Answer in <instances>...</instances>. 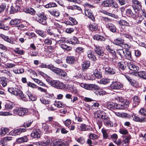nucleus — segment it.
<instances>
[{
  "instance_id": "27",
  "label": "nucleus",
  "mask_w": 146,
  "mask_h": 146,
  "mask_svg": "<svg viewBox=\"0 0 146 146\" xmlns=\"http://www.w3.org/2000/svg\"><path fill=\"white\" fill-rule=\"evenodd\" d=\"M66 61L68 63L73 64L75 62V58L73 56H68L67 57Z\"/></svg>"
},
{
  "instance_id": "40",
  "label": "nucleus",
  "mask_w": 146,
  "mask_h": 146,
  "mask_svg": "<svg viewBox=\"0 0 146 146\" xmlns=\"http://www.w3.org/2000/svg\"><path fill=\"white\" fill-rule=\"evenodd\" d=\"M52 127L54 128L55 130H56V133H58L60 131L61 127L57 123L53 124L52 125Z\"/></svg>"
},
{
  "instance_id": "52",
  "label": "nucleus",
  "mask_w": 146,
  "mask_h": 146,
  "mask_svg": "<svg viewBox=\"0 0 146 146\" xmlns=\"http://www.w3.org/2000/svg\"><path fill=\"white\" fill-rule=\"evenodd\" d=\"M88 57L91 60L94 61L96 60V58L95 56L92 53H88Z\"/></svg>"
},
{
  "instance_id": "5",
  "label": "nucleus",
  "mask_w": 146,
  "mask_h": 146,
  "mask_svg": "<svg viewBox=\"0 0 146 146\" xmlns=\"http://www.w3.org/2000/svg\"><path fill=\"white\" fill-rule=\"evenodd\" d=\"M131 1L133 10L135 13H137L139 11L140 9H141L142 7L141 2L139 0H131Z\"/></svg>"
},
{
  "instance_id": "38",
  "label": "nucleus",
  "mask_w": 146,
  "mask_h": 146,
  "mask_svg": "<svg viewBox=\"0 0 146 146\" xmlns=\"http://www.w3.org/2000/svg\"><path fill=\"white\" fill-rule=\"evenodd\" d=\"M54 105L56 107L58 108H63L64 106V104L61 101H56Z\"/></svg>"
},
{
  "instance_id": "15",
  "label": "nucleus",
  "mask_w": 146,
  "mask_h": 146,
  "mask_svg": "<svg viewBox=\"0 0 146 146\" xmlns=\"http://www.w3.org/2000/svg\"><path fill=\"white\" fill-rule=\"evenodd\" d=\"M13 137L10 136H6L3 137L0 141V146H7L6 143L12 140Z\"/></svg>"
},
{
  "instance_id": "56",
  "label": "nucleus",
  "mask_w": 146,
  "mask_h": 146,
  "mask_svg": "<svg viewBox=\"0 0 146 146\" xmlns=\"http://www.w3.org/2000/svg\"><path fill=\"white\" fill-rule=\"evenodd\" d=\"M131 137L130 135L127 136L124 140V142L125 144L128 145L130 142V140L131 139Z\"/></svg>"
},
{
  "instance_id": "28",
  "label": "nucleus",
  "mask_w": 146,
  "mask_h": 146,
  "mask_svg": "<svg viewBox=\"0 0 146 146\" xmlns=\"http://www.w3.org/2000/svg\"><path fill=\"white\" fill-rule=\"evenodd\" d=\"M28 139L26 136L18 138L16 139V141L18 143H22L27 141Z\"/></svg>"
},
{
  "instance_id": "33",
  "label": "nucleus",
  "mask_w": 146,
  "mask_h": 146,
  "mask_svg": "<svg viewBox=\"0 0 146 146\" xmlns=\"http://www.w3.org/2000/svg\"><path fill=\"white\" fill-rule=\"evenodd\" d=\"M90 65V62L89 61H84L83 62L82 68L84 70L87 69Z\"/></svg>"
},
{
  "instance_id": "61",
  "label": "nucleus",
  "mask_w": 146,
  "mask_h": 146,
  "mask_svg": "<svg viewBox=\"0 0 146 146\" xmlns=\"http://www.w3.org/2000/svg\"><path fill=\"white\" fill-rule=\"evenodd\" d=\"M44 43L46 45H50L52 43V41L51 39L47 38L44 40Z\"/></svg>"
},
{
  "instance_id": "30",
  "label": "nucleus",
  "mask_w": 146,
  "mask_h": 146,
  "mask_svg": "<svg viewBox=\"0 0 146 146\" xmlns=\"http://www.w3.org/2000/svg\"><path fill=\"white\" fill-rule=\"evenodd\" d=\"M25 12L30 14L31 15H34L35 13V10L31 7H28L25 9Z\"/></svg>"
},
{
  "instance_id": "57",
  "label": "nucleus",
  "mask_w": 146,
  "mask_h": 146,
  "mask_svg": "<svg viewBox=\"0 0 146 146\" xmlns=\"http://www.w3.org/2000/svg\"><path fill=\"white\" fill-rule=\"evenodd\" d=\"M89 137L91 139H95L99 137L100 136L96 135L94 133H91Z\"/></svg>"
},
{
  "instance_id": "39",
  "label": "nucleus",
  "mask_w": 146,
  "mask_h": 146,
  "mask_svg": "<svg viewBox=\"0 0 146 146\" xmlns=\"http://www.w3.org/2000/svg\"><path fill=\"white\" fill-rule=\"evenodd\" d=\"M139 113L142 116L146 117V108H141L139 110Z\"/></svg>"
},
{
  "instance_id": "20",
  "label": "nucleus",
  "mask_w": 146,
  "mask_h": 146,
  "mask_svg": "<svg viewBox=\"0 0 146 146\" xmlns=\"http://www.w3.org/2000/svg\"><path fill=\"white\" fill-rule=\"evenodd\" d=\"M52 141V139H47L46 141L36 143V145L37 146H46L50 144Z\"/></svg>"
},
{
  "instance_id": "19",
  "label": "nucleus",
  "mask_w": 146,
  "mask_h": 146,
  "mask_svg": "<svg viewBox=\"0 0 146 146\" xmlns=\"http://www.w3.org/2000/svg\"><path fill=\"white\" fill-rule=\"evenodd\" d=\"M106 27L112 33H115L117 31V28L115 26L113 23H109L106 25Z\"/></svg>"
},
{
  "instance_id": "60",
  "label": "nucleus",
  "mask_w": 146,
  "mask_h": 146,
  "mask_svg": "<svg viewBox=\"0 0 146 146\" xmlns=\"http://www.w3.org/2000/svg\"><path fill=\"white\" fill-rule=\"evenodd\" d=\"M101 12L105 14H106L107 15L110 16L112 17H113V15H114L113 14L108 12V11H107L104 10L103 9H102V10H101Z\"/></svg>"
},
{
  "instance_id": "62",
  "label": "nucleus",
  "mask_w": 146,
  "mask_h": 146,
  "mask_svg": "<svg viewBox=\"0 0 146 146\" xmlns=\"http://www.w3.org/2000/svg\"><path fill=\"white\" fill-rule=\"evenodd\" d=\"M36 32L40 36L43 37H44L46 36V34L42 31L40 30H38Z\"/></svg>"
},
{
  "instance_id": "1",
  "label": "nucleus",
  "mask_w": 146,
  "mask_h": 146,
  "mask_svg": "<svg viewBox=\"0 0 146 146\" xmlns=\"http://www.w3.org/2000/svg\"><path fill=\"white\" fill-rule=\"evenodd\" d=\"M129 102L128 101H126L125 103L118 104L113 102H108L107 105L108 109L111 110L116 109H124L129 106Z\"/></svg>"
},
{
  "instance_id": "48",
  "label": "nucleus",
  "mask_w": 146,
  "mask_h": 146,
  "mask_svg": "<svg viewBox=\"0 0 146 146\" xmlns=\"http://www.w3.org/2000/svg\"><path fill=\"white\" fill-rule=\"evenodd\" d=\"M117 64L119 66L118 69L121 72V71H123L125 69L126 66H124L123 64H121L120 62H118Z\"/></svg>"
},
{
  "instance_id": "22",
  "label": "nucleus",
  "mask_w": 146,
  "mask_h": 146,
  "mask_svg": "<svg viewBox=\"0 0 146 146\" xmlns=\"http://www.w3.org/2000/svg\"><path fill=\"white\" fill-rule=\"evenodd\" d=\"M85 15L88 18L91 19L93 21H94L95 19L93 15L92 12L90 9H86L85 11Z\"/></svg>"
},
{
  "instance_id": "42",
  "label": "nucleus",
  "mask_w": 146,
  "mask_h": 146,
  "mask_svg": "<svg viewBox=\"0 0 146 146\" xmlns=\"http://www.w3.org/2000/svg\"><path fill=\"white\" fill-rule=\"evenodd\" d=\"M7 78L5 77H2L0 80V83L3 87H5L7 85Z\"/></svg>"
},
{
  "instance_id": "41",
  "label": "nucleus",
  "mask_w": 146,
  "mask_h": 146,
  "mask_svg": "<svg viewBox=\"0 0 146 146\" xmlns=\"http://www.w3.org/2000/svg\"><path fill=\"white\" fill-rule=\"evenodd\" d=\"M101 131L103 134V138L104 139L107 138L108 136L107 133L108 130L103 128L102 129Z\"/></svg>"
},
{
  "instance_id": "21",
  "label": "nucleus",
  "mask_w": 146,
  "mask_h": 146,
  "mask_svg": "<svg viewBox=\"0 0 146 146\" xmlns=\"http://www.w3.org/2000/svg\"><path fill=\"white\" fill-rule=\"evenodd\" d=\"M125 52L126 54L124 53V59H127L129 60H133V58L132 56L131 51L129 50H125Z\"/></svg>"
},
{
  "instance_id": "10",
  "label": "nucleus",
  "mask_w": 146,
  "mask_h": 146,
  "mask_svg": "<svg viewBox=\"0 0 146 146\" xmlns=\"http://www.w3.org/2000/svg\"><path fill=\"white\" fill-rule=\"evenodd\" d=\"M37 16L38 18L36 19L37 21L42 25H46L47 18L45 15L43 14L38 13L37 14Z\"/></svg>"
},
{
  "instance_id": "36",
  "label": "nucleus",
  "mask_w": 146,
  "mask_h": 146,
  "mask_svg": "<svg viewBox=\"0 0 146 146\" xmlns=\"http://www.w3.org/2000/svg\"><path fill=\"white\" fill-rule=\"evenodd\" d=\"M81 86L87 90L92 89V88L93 87V86L92 85L84 84H81Z\"/></svg>"
},
{
  "instance_id": "11",
  "label": "nucleus",
  "mask_w": 146,
  "mask_h": 146,
  "mask_svg": "<svg viewBox=\"0 0 146 146\" xmlns=\"http://www.w3.org/2000/svg\"><path fill=\"white\" fill-rule=\"evenodd\" d=\"M133 120L135 121L141 123L146 122V118L141 117L140 118L138 115L133 113L131 115Z\"/></svg>"
},
{
  "instance_id": "50",
  "label": "nucleus",
  "mask_w": 146,
  "mask_h": 146,
  "mask_svg": "<svg viewBox=\"0 0 146 146\" xmlns=\"http://www.w3.org/2000/svg\"><path fill=\"white\" fill-rule=\"evenodd\" d=\"M134 51V54L135 56L137 58H139L141 55V51L138 50H135Z\"/></svg>"
},
{
  "instance_id": "35",
  "label": "nucleus",
  "mask_w": 146,
  "mask_h": 146,
  "mask_svg": "<svg viewBox=\"0 0 146 146\" xmlns=\"http://www.w3.org/2000/svg\"><path fill=\"white\" fill-rule=\"evenodd\" d=\"M117 52L121 58H124L125 52L122 49H119L117 50Z\"/></svg>"
},
{
  "instance_id": "46",
  "label": "nucleus",
  "mask_w": 146,
  "mask_h": 146,
  "mask_svg": "<svg viewBox=\"0 0 146 146\" xmlns=\"http://www.w3.org/2000/svg\"><path fill=\"white\" fill-rule=\"evenodd\" d=\"M25 35L29 36V38H33V37H35V34L33 32H30L28 31L25 33Z\"/></svg>"
},
{
  "instance_id": "53",
  "label": "nucleus",
  "mask_w": 146,
  "mask_h": 146,
  "mask_svg": "<svg viewBox=\"0 0 146 146\" xmlns=\"http://www.w3.org/2000/svg\"><path fill=\"white\" fill-rule=\"evenodd\" d=\"M118 138V136L116 134L114 133L111 135V138L113 140V142H116Z\"/></svg>"
},
{
  "instance_id": "59",
  "label": "nucleus",
  "mask_w": 146,
  "mask_h": 146,
  "mask_svg": "<svg viewBox=\"0 0 146 146\" xmlns=\"http://www.w3.org/2000/svg\"><path fill=\"white\" fill-rule=\"evenodd\" d=\"M67 8L68 9H70L72 10H74V9H76L79 10L81 9V8L80 7L74 5L72 6H68Z\"/></svg>"
},
{
  "instance_id": "13",
  "label": "nucleus",
  "mask_w": 146,
  "mask_h": 146,
  "mask_svg": "<svg viewBox=\"0 0 146 146\" xmlns=\"http://www.w3.org/2000/svg\"><path fill=\"white\" fill-rule=\"evenodd\" d=\"M26 130L25 128H20L11 131L10 133L11 135L16 136L20 135L21 133L25 131Z\"/></svg>"
},
{
  "instance_id": "6",
  "label": "nucleus",
  "mask_w": 146,
  "mask_h": 146,
  "mask_svg": "<svg viewBox=\"0 0 146 146\" xmlns=\"http://www.w3.org/2000/svg\"><path fill=\"white\" fill-rule=\"evenodd\" d=\"M40 67L41 68H45L49 69L55 73H59L63 72V70L61 69L54 67L53 65L51 64L47 65L45 64H42L40 66Z\"/></svg>"
},
{
  "instance_id": "64",
  "label": "nucleus",
  "mask_w": 146,
  "mask_h": 146,
  "mask_svg": "<svg viewBox=\"0 0 146 146\" xmlns=\"http://www.w3.org/2000/svg\"><path fill=\"white\" fill-rule=\"evenodd\" d=\"M95 51L96 53L99 56L100 55V48L99 46H96V47Z\"/></svg>"
},
{
  "instance_id": "45",
  "label": "nucleus",
  "mask_w": 146,
  "mask_h": 146,
  "mask_svg": "<svg viewBox=\"0 0 146 146\" xmlns=\"http://www.w3.org/2000/svg\"><path fill=\"white\" fill-rule=\"evenodd\" d=\"M42 76L46 80L47 82L50 83L51 84H52V82L53 80H51V78L46 75V74H42Z\"/></svg>"
},
{
  "instance_id": "25",
  "label": "nucleus",
  "mask_w": 146,
  "mask_h": 146,
  "mask_svg": "<svg viewBox=\"0 0 146 146\" xmlns=\"http://www.w3.org/2000/svg\"><path fill=\"white\" fill-rule=\"evenodd\" d=\"M102 122L104 123V125L107 127H111L113 126V123L110 121V118Z\"/></svg>"
},
{
  "instance_id": "26",
  "label": "nucleus",
  "mask_w": 146,
  "mask_h": 146,
  "mask_svg": "<svg viewBox=\"0 0 146 146\" xmlns=\"http://www.w3.org/2000/svg\"><path fill=\"white\" fill-rule=\"evenodd\" d=\"M112 0H106L103 1L102 4V7H110L111 6Z\"/></svg>"
},
{
  "instance_id": "3",
  "label": "nucleus",
  "mask_w": 146,
  "mask_h": 146,
  "mask_svg": "<svg viewBox=\"0 0 146 146\" xmlns=\"http://www.w3.org/2000/svg\"><path fill=\"white\" fill-rule=\"evenodd\" d=\"M129 74V75H125V76L128 81L133 86H135V83L134 82V80L131 78V76L134 75L138 76L140 78H142L144 79H146V74Z\"/></svg>"
},
{
  "instance_id": "4",
  "label": "nucleus",
  "mask_w": 146,
  "mask_h": 146,
  "mask_svg": "<svg viewBox=\"0 0 146 146\" xmlns=\"http://www.w3.org/2000/svg\"><path fill=\"white\" fill-rule=\"evenodd\" d=\"M13 114L23 117L28 114V110L26 108H16L13 110Z\"/></svg>"
},
{
  "instance_id": "51",
  "label": "nucleus",
  "mask_w": 146,
  "mask_h": 146,
  "mask_svg": "<svg viewBox=\"0 0 146 146\" xmlns=\"http://www.w3.org/2000/svg\"><path fill=\"white\" fill-rule=\"evenodd\" d=\"M78 129L82 131L86 130L87 129V126L84 124H81L78 126Z\"/></svg>"
},
{
  "instance_id": "37",
  "label": "nucleus",
  "mask_w": 146,
  "mask_h": 146,
  "mask_svg": "<svg viewBox=\"0 0 146 146\" xmlns=\"http://www.w3.org/2000/svg\"><path fill=\"white\" fill-rule=\"evenodd\" d=\"M70 43L72 44H75L79 43L78 38L75 37H73L71 38L69 40Z\"/></svg>"
},
{
  "instance_id": "8",
  "label": "nucleus",
  "mask_w": 146,
  "mask_h": 146,
  "mask_svg": "<svg viewBox=\"0 0 146 146\" xmlns=\"http://www.w3.org/2000/svg\"><path fill=\"white\" fill-rule=\"evenodd\" d=\"M135 13L131 9H127L126 11V16L128 17L133 18L134 19L136 20L137 18L139 16L138 14H137L138 13Z\"/></svg>"
},
{
  "instance_id": "23",
  "label": "nucleus",
  "mask_w": 146,
  "mask_h": 146,
  "mask_svg": "<svg viewBox=\"0 0 146 146\" xmlns=\"http://www.w3.org/2000/svg\"><path fill=\"white\" fill-rule=\"evenodd\" d=\"M100 111H97L94 113V116L98 120L97 123L98 125L99 128L100 129Z\"/></svg>"
},
{
  "instance_id": "18",
  "label": "nucleus",
  "mask_w": 146,
  "mask_h": 146,
  "mask_svg": "<svg viewBox=\"0 0 146 146\" xmlns=\"http://www.w3.org/2000/svg\"><path fill=\"white\" fill-rule=\"evenodd\" d=\"M124 40L122 39L121 37H119L115 39L113 42L116 45L122 46L124 43Z\"/></svg>"
},
{
  "instance_id": "12",
  "label": "nucleus",
  "mask_w": 146,
  "mask_h": 146,
  "mask_svg": "<svg viewBox=\"0 0 146 146\" xmlns=\"http://www.w3.org/2000/svg\"><path fill=\"white\" fill-rule=\"evenodd\" d=\"M8 91L10 93L15 96H18L22 94V91L16 88H10L8 89Z\"/></svg>"
},
{
  "instance_id": "55",
  "label": "nucleus",
  "mask_w": 146,
  "mask_h": 146,
  "mask_svg": "<svg viewBox=\"0 0 146 146\" xmlns=\"http://www.w3.org/2000/svg\"><path fill=\"white\" fill-rule=\"evenodd\" d=\"M110 80L108 78H103L101 80V84H106L110 82Z\"/></svg>"
},
{
  "instance_id": "43",
  "label": "nucleus",
  "mask_w": 146,
  "mask_h": 146,
  "mask_svg": "<svg viewBox=\"0 0 146 146\" xmlns=\"http://www.w3.org/2000/svg\"><path fill=\"white\" fill-rule=\"evenodd\" d=\"M101 114H102L101 115V121L102 122L109 118L108 116L105 113H102L101 112Z\"/></svg>"
},
{
  "instance_id": "9",
  "label": "nucleus",
  "mask_w": 146,
  "mask_h": 146,
  "mask_svg": "<svg viewBox=\"0 0 146 146\" xmlns=\"http://www.w3.org/2000/svg\"><path fill=\"white\" fill-rule=\"evenodd\" d=\"M108 39L104 34V35H101V44L102 43L104 44L105 45L106 49L109 52L112 48L108 45Z\"/></svg>"
},
{
  "instance_id": "47",
  "label": "nucleus",
  "mask_w": 146,
  "mask_h": 146,
  "mask_svg": "<svg viewBox=\"0 0 146 146\" xmlns=\"http://www.w3.org/2000/svg\"><path fill=\"white\" fill-rule=\"evenodd\" d=\"M6 7V4L5 3H2L0 5V14L4 12Z\"/></svg>"
},
{
  "instance_id": "24",
  "label": "nucleus",
  "mask_w": 146,
  "mask_h": 146,
  "mask_svg": "<svg viewBox=\"0 0 146 146\" xmlns=\"http://www.w3.org/2000/svg\"><path fill=\"white\" fill-rule=\"evenodd\" d=\"M21 21L19 19H15L11 20L9 23L10 25L15 27L21 23Z\"/></svg>"
},
{
  "instance_id": "32",
  "label": "nucleus",
  "mask_w": 146,
  "mask_h": 146,
  "mask_svg": "<svg viewBox=\"0 0 146 146\" xmlns=\"http://www.w3.org/2000/svg\"><path fill=\"white\" fill-rule=\"evenodd\" d=\"M118 23L119 25L121 26H129V23L124 20H121L118 21Z\"/></svg>"
},
{
  "instance_id": "49",
  "label": "nucleus",
  "mask_w": 146,
  "mask_h": 146,
  "mask_svg": "<svg viewBox=\"0 0 146 146\" xmlns=\"http://www.w3.org/2000/svg\"><path fill=\"white\" fill-rule=\"evenodd\" d=\"M59 76V78L65 80H67V74H57Z\"/></svg>"
},
{
  "instance_id": "34",
  "label": "nucleus",
  "mask_w": 146,
  "mask_h": 146,
  "mask_svg": "<svg viewBox=\"0 0 146 146\" xmlns=\"http://www.w3.org/2000/svg\"><path fill=\"white\" fill-rule=\"evenodd\" d=\"M9 131V129L7 128H2L0 130V134L1 136H4Z\"/></svg>"
},
{
  "instance_id": "63",
  "label": "nucleus",
  "mask_w": 146,
  "mask_h": 146,
  "mask_svg": "<svg viewBox=\"0 0 146 146\" xmlns=\"http://www.w3.org/2000/svg\"><path fill=\"white\" fill-rule=\"evenodd\" d=\"M41 102L44 104H49L50 101L48 100H45L43 98H42L40 99Z\"/></svg>"
},
{
  "instance_id": "58",
  "label": "nucleus",
  "mask_w": 146,
  "mask_h": 146,
  "mask_svg": "<svg viewBox=\"0 0 146 146\" xmlns=\"http://www.w3.org/2000/svg\"><path fill=\"white\" fill-rule=\"evenodd\" d=\"M19 7L17 8V7H15L14 8V7L12 6L11 7V10L10 11V12L11 13H13L17 12L18 11V9H19Z\"/></svg>"
},
{
  "instance_id": "7",
  "label": "nucleus",
  "mask_w": 146,
  "mask_h": 146,
  "mask_svg": "<svg viewBox=\"0 0 146 146\" xmlns=\"http://www.w3.org/2000/svg\"><path fill=\"white\" fill-rule=\"evenodd\" d=\"M51 85L58 89H63L66 88L65 85L63 83L56 80L52 81Z\"/></svg>"
},
{
  "instance_id": "17",
  "label": "nucleus",
  "mask_w": 146,
  "mask_h": 146,
  "mask_svg": "<svg viewBox=\"0 0 146 146\" xmlns=\"http://www.w3.org/2000/svg\"><path fill=\"white\" fill-rule=\"evenodd\" d=\"M133 103L132 105L133 107H135L137 106L140 102V98L136 96H135L132 97Z\"/></svg>"
},
{
  "instance_id": "31",
  "label": "nucleus",
  "mask_w": 146,
  "mask_h": 146,
  "mask_svg": "<svg viewBox=\"0 0 146 146\" xmlns=\"http://www.w3.org/2000/svg\"><path fill=\"white\" fill-rule=\"evenodd\" d=\"M15 105V104L12 102H8L5 105V108L8 110L12 109Z\"/></svg>"
},
{
  "instance_id": "14",
  "label": "nucleus",
  "mask_w": 146,
  "mask_h": 146,
  "mask_svg": "<svg viewBox=\"0 0 146 146\" xmlns=\"http://www.w3.org/2000/svg\"><path fill=\"white\" fill-rule=\"evenodd\" d=\"M111 88L113 89H119L122 88L123 84L119 82H113L110 85Z\"/></svg>"
},
{
  "instance_id": "44",
  "label": "nucleus",
  "mask_w": 146,
  "mask_h": 146,
  "mask_svg": "<svg viewBox=\"0 0 146 146\" xmlns=\"http://www.w3.org/2000/svg\"><path fill=\"white\" fill-rule=\"evenodd\" d=\"M57 6V5L55 3H50L45 5V7L47 8Z\"/></svg>"
},
{
  "instance_id": "2",
  "label": "nucleus",
  "mask_w": 146,
  "mask_h": 146,
  "mask_svg": "<svg viewBox=\"0 0 146 146\" xmlns=\"http://www.w3.org/2000/svg\"><path fill=\"white\" fill-rule=\"evenodd\" d=\"M102 57H101V58ZM101 62L102 63L101 64V68H102V72H107L108 73H115V72L113 68L109 66V63L108 61H104L101 58Z\"/></svg>"
},
{
  "instance_id": "16",
  "label": "nucleus",
  "mask_w": 146,
  "mask_h": 146,
  "mask_svg": "<svg viewBox=\"0 0 146 146\" xmlns=\"http://www.w3.org/2000/svg\"><path fill=\"white\" fill-rule=\"evenodd\" d=\"M31 136L34 138H39L40 137V131L38 129H34L31 134Z\"/></svg>"
},
{
  "instance_id": "54",
  "label": "nucleus",
  "mask_w": 146,
  "mask_h": 146,
  "mask_svg": "<svg viewBox=\"0 0 146 146\" xmlns=\"http://www.w3.org/2000/svg\"><path fill=\"white\" fill-rule=\"evenodd\" d=\"M61 47L63 49H66L67 50H70L72 49V48L66 45L65 44H62L61 45Z\"/></svg>"
},
{
  "instance_id": "29",
  "label": "nucleus",
  "mask_w": 146,
  "mask_h": 146,
  "mask_svg": "<svg viewBox=\"0 0 146 146\" xmlns=\"http://www.w3.org/2000/svg\"><path fill=\"white\" fill-rule=\"evenodd\" d=\"M56 32H58V33H54L53 36V37L51 38V39L53 40H57L58 41H60V40H58L57 38H59V37L60 34V31L59 29H56Z\"/></svg>"
}]
</instances>
